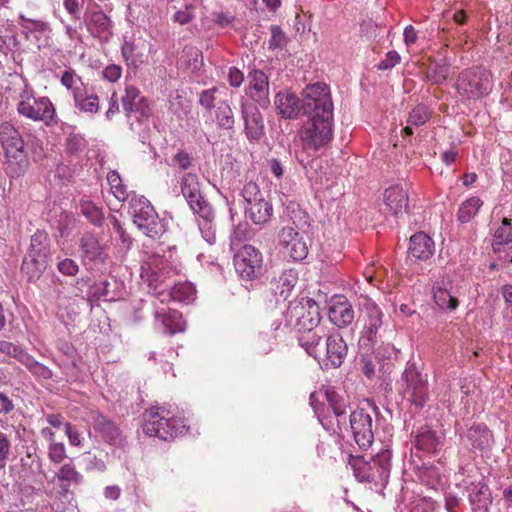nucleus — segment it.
<instances>
[{"instance_id":"49","label":"nucleus","mask_w":512,"mask_h":512,"mask_svg":"<svg viewBox=\"0 0 512 512\" xmlns=\"http://www.w3.org/2000/svg\"><path fill=\"white\" fill-rule=\"evenodd\" d=\"M117 281L103 280L94 286V295L98 298H102L104 301H113L117 297L116 288Z\"/></svg>"},{"instance_id":"11","label":"nucleus","mask_w":512,"mask_h":512,"mask_svg":"<svg viewBox=\"0 0 512 512\" xmlns=\"http://www.w3.org/2000/svg\"><path fill=\"white\" fill-rule=\"evenodd\" d=\"M402 380L406 383L405 395L417 407H423L428 398V381L417 369L414 363L408 364L402 374Z\"/></svg>"},{"instance_id":"51","label":"nucleus","mask_w":512,"mask_h":512,"mask_svg":"<svg viewBox=\"0 0 512 512\" xmlns=\"http://www.w3.org/2000/svg\"><path fill=\"white\" fill-rule=\"evenodd\" d=\"M493 249L498 251L497 246L507 244L512 241V226L507 218L502 220V224L498 227L494 234Z\"/></svg>"},{"instance_id":"30","label":"nucleus","mask_w":512,"mask_h":512,"mask_svg":"<svg viewBox=\"0 0 512 512\" xmlns=\"http://www.w3.org/2000/svg\"><path fill=\"white\" fill-rule=\"evenodd\" d=\"M155 318L162 322L164 332L175 334L183 332L185 329V321L182 314L176 310H166L165 308H158L155 311Z\"/></svg>"},{"instance_id":"15","label":"nucleus","mask_w":512,"mask_h":512,"mask_svg":"<svg viewBox=\"0 0 512 512\" xmlns=\"http://www.w3.org/2000/svg\"><path fill=\"white\" fill-rule=\"evenodd\" d=\"M347 351V344L339 333L326 334L321 362L337 368L343 363Z\"/></svg>"},{"instance_id":"46","label":"nucleus","mask_w":512,"mask_h":512,"mask_svg":"<svg viewBox=\"0 0 512 512\" xmlns=\"http://www.w3.org/2000/svg\"><path fill=\"white\" fill-rule=\"evenodd\" d=\"M303 167L310 182L319 186H328V178L326 173L322 171V165L318 159H312Z\"/></svg>"},{"instance_id":"58","label":"nucleus","mask_w":512,"mask_h":512,"mask_svg":"<svg viewBox=\"0 0 512 512\" xmlns=\"http://www.w3.org/2000/svg\"><path fill=\"white\" fill-rule=\"evenodd\" d=\"M83 460L85 462V469L88 471L103 472L106 469L104 460L91 452L85 453Z\"/></svg>"},{"instance_id":"31","label":"nucleus","mask_w":512,"mask_h":512,"mask_svg":"<svg viewBox=\"0 0 512 512\" xmlns=\"http://www.w3.org/2000/svg\"><path fill=\"white\" fill-rule=\"evenodd\" d=\"M94 428L108 443L116 446L123 444V437L120 429L105 416L98 415L95 418Z\"/></svg>"},{"instance_id":"56","label":"nucleus","mask_w":512,"mask_h":512,"mask_svg":"<svg viewBox=\"0 0 512 512\" xmlns=\"http://www.w3.org/2000/svg\"><path fill=\"white\" fill-rule=\"evenodd\" d=\"M242 196L246 202V205L264 198L259 186L254 182H249L244 186L242 190Z\"/></svg>"},{"instance_id":"23","label":"nucleus","mask_w":512,"mask_h":512,"mask_svg":"<svg viewBox=\"0 0 512 512\" xmlns=\"http://www.w3.org/2000/svg\"><path fill=\"white\" fill-rule=\"evenodd\" d=\"M79 247L83 258L90 261L105 262L107 254L105 252V246L102 245L98 237L91 233L85 232L79 239Z\"/></svg>"},{"instance_id":"53","label":"nucleus","mask_w":512,"mask_h":512,"mask_svg":"<svg viewBox=\"0 0 512 512\" xmlns=\"http://www.w3.org/2000/svg\"><path fill=\"white\" fill-rule=\"evenodd\" d=\"M250 230L248 228L247 223H239L234 227V230L230 236V247L232 250H236V248L243 242L250 238Z\"/></svg>"},{"instance_id":"45","label":"nucleus","mask_w":512,"mask_h":512,"mask_svg":"<svg viewBox=\"0 0 512 512\" xmlns=\"http://www.w3.org/2000/svg\"><path fill=\"white\" fill-rule=\"evenodd\" d=\"M483 202L478 197L465 200L459 207L457 218L461 223L469 222L479 211Z\"/></svg>"},{"instance_id":"27","label":"nucleus","mask_w":512,"mask_h":512,"mask_svg":"<svg viewBox=\"0 0 512 512\" xmlns=\"http://www.w3.org/2000/svg\"><path fill=\"white\" fill-rule=\"evenodd\" d=\"M435 245L432 238L423 232L411 236L408 253L419 260H427L434 253Z\"/></svg>"},{"instance_id":"64","label":"nucleus","mask_w":512,"mask_h":512,"mask_svg":"<svg viewBox=\"0 0 512 512\" xmlns=\"http://www.w3.org/2000/svg\"><path fill=\"white\" fill-rule=\"evenodd\" d=\"M401 60V57L396 51H389L385 58L378 64L379 70H389L395 67Z\"/></svg>"},{"instance_id":"10","label":"nucleus","mask_w":512,"mask_h":512,"mask_svg":"<svg viewBox=\"0 0 512 512\" xmlns=\"http://www.w3.org/2000/svg\"><path fill=\"white\" fill-rule=\"evenodd\" d=\"M122 106L126 112L132 130H136L134 121H137L139 125L146 126L150 116V108L145 97L141 95L136 87H126L125 95L122 97Z\"/></svg>"},{"instance_id":"13","label":"nucleus","mask_w":512,"mask_h":512,"mask_svg":"<svg viewBox=\"0 0 512 512\" xmlns=\"http://www.w3.org/2000/svg\"><path fill=\"white\" fill-rule=\"evenodd\" d=\"M278 244L282 252L294 261H301L308 255V246L303 237L292 227H283L278 233Z\"/></svg>"},{"instance_id":"12","label":"nucleus","mask_w":512,"mask_h":512,"mask_svg":"<svg viewBox=\"0 0 512 512\" xmlns=\"http://www.w3.org/2000/svg\"><path fill=\"white\" fill-rule=\"evenodd\" d=\"M349 423L358 446L364 450L369 448L374 439L371 415L363 408L357 409L350 414Z\"/></svg>"},{"instance_id":"35","label":"nucleus","mask_w":512,"mask_h":512,"mask_svg":"<svg viewBox=\"0 0 512 512\" xmlns=\"http://www.w3.org/2000/svg\"><path fill=\"white\" fill-rule=\"evenodd\" d=\"M73 101L75 108L82 113L93 115L100 108L98 95L89 90L87 86L80 93H76Z\"/></svg>"},{"instance_id":"43","label":"nucleus","mask_w":512,"mask_h":512,"mask_svg":"<svg viewBox=\"0 0 512 512\" xmlns=\"http://www.w3.org/2000/svg\"><path fill=\"white\" fill-rule=\"evenodd\" d=\"M60 83L71 92L73 98L86 87L82 78L72 68H67L61 73Z\"/></svg>"},{"instance_id":"39","label":"nucleus","mask_w":512,"mask_h":512,"mask_svg":"<svg viewBox=\"0 0 512 512\" xmlns=\"http://www.w3.org/2000/svg\"><path fill=\"white\" fill-rule=\"evenodd\" d=\"M215 121L220 129L230 130L234 127V113L227 101H219L215 106Z\"/></svg>"},{"instance_id":"26","label":"nucleus","mask_w":512,"mask_h":512,"mask_svg":"<svg viewBox=\"0 0 512 512\" xmlns=\"http://www.w3.org/2000/svg\"><path fill=\"white\" fill-rule=\"evenodd\" d=\"M386 209L397 215L406 211L408 207V195L401 185H393L387 188L383 194Z\"/></svg>"},{"instance_id":"16","label":"nucleus","mask_w":512,"mask_h":512,"mask_svg":"<svg viewBox=\"0 0 512 512\" xmlns=\"http://www.w3.org/2000/svg\"><path fill=\"white\" fill-rule=\"evenodd\" d=\"M241 115L244 121V131L250 141H257L264 135V120L259 109L245 101L241 102Z\"/></svg>"},{"instance_id":"9","label":"nucleus","mask_w":512,"mask_h":512,"mask_svg":"<svg viewBox=\"0 0 512 512\" xmlns=\"http://www.w3.org/2000/svg\"><path fill=\"white\" fill-rule=\"evenodd\" d=\"M17 112L19 115L24 116L33 121L48 122L52 120L55 110L47 97L35 98L27 91L20 95V100L17 103Z\"/></svg>"},{"instance_id":"59","label":"nucleus","mask_w":512,"mask_h":512,"mask_svg":"<svg viewBox=\"0 0 512 512\" xmlns=\"http://www.w3.org/2000/svg\"><path fill=\"white\" fill-rule=\"evenodd\" d=\"M57 269L65 276H75L79 272V265L71 258H64L58 260Z\"/></svg>"},{"instance_id":"57","label":"nucleus","mask_w":512,"mask_h":512,"mask_svg":"<svg viewBox=\"0 0 512 512\" xmlns=\"http://www.w3.org/2000/svg\"><path fill=\"white\" fill-rule=\"evenodd\" d=\"M211 18L213 23L220 28H227L232 26L235 20V16L232 13L223 10L213 11Z\"/></svg>"},{"instance_id":"41","label":"nucleus","mask_w":512,"mask_h":512,"mask_svg":"<svg viewBox=\"0 0 512 512\" xmlns=\"http://www.w3.org/2000/svg\"><path fill=\"white\" fill-rule=\"evenodd\" d=\"M430 117L428 108L425 105H417L409 114L407 119L408 125L402 130V133L406 136L413 134L412 127H418L425 124Z\"/></svg>"},{"instance_id":"20","label":"nucleus","mask_w":512,"mask_h":512,"mask_svg":"<svg viewBox=\"0 0 512 512\" xmlns=\"http://www.w3.org/2000/svg\"><path fill=\"white\" fill-rule=\"evenodd\" d=\"M181 192L193 212H197L198 208H202L204 206H211L204 199L201 193L199 178L195 174L186 173L182 177Z\"/></svg>"},{"instance_id":"1","label":"nucleus","mask_w":512,"mask_h":512,"mask_svg":"<svg viewBox=\"0 0 512 512\" xmlns=\"http://www.w3.org/2000/svg\"><path fill=\"white\" fill-rule=\"evenodd\" d=\"M302 108L308 118L299 131L302 145L305 149L319 150L333 136V102L328 85L317 82L306 86Z\"/></svg>"},{"instance_id":"28","label":"nucleus","mask_w":512,"mask_h":512,"mask_svg":"<svg viewBox=\"0 0 512 512\" xmlns=\"http://www.w3.org/2000/svg\"><path fill=\"white\" fill-rule=\"evenodd\" d=\"M88 30L101 41H108L112 36V22L102 11L93 12L87 22Z\"/></svg>"},{"instance_id":"36","label":"nucleus","mask_w":512,"mask_h":512,"mask_svg":"<svg viewBox=\"0 0 512 512\" xmlns=\"http://www.w3.org/2000/svg\"><path fill=\"white\" fill-rule=\"evenodd\" d=\"M26 254L48 260L50 255V239L48 234L44 231H36L31 236Z\"/></svg>"},{"instance_id":"42","label":"nucleus","mask_w":512,"mask_h":512,"mask_svg":"<svg viewBox=\"0 0 512 512\" xmlns=\"http://www.w3.org/2000/svg\"><path fill=\"white\" fill-rule=\"evenodd\" d=\"M324 395L325 399L329 403V406L333 410L334 415L337 418L338 426H340L341 424H345L346 421L344 415L346 413L347 408L345 400L335 391L330 389L325 390Z\"/></svg>"},{"instance_id":"44","label":"nucleus","mask_w":512,"mask_h":512,"mask_svg":"<svg viewBox=\"0 0 512 512\" xmlns=\"http://www.w3.org/2000/svg\"><path fill=\"white\" fill-rule=\"evenodd\" d=\"M81 214L93 225L100 226L104 220L102 208L88 199H82L79 204Z\"/></svg>"},{"instance_id":"24","label":"nucleus","mask_w":512,"mask_h":512,"mask_svg":"<svg viewBox=\"0 0 512 512\" xmlns=\"http://www.w3.org/2000/svg\"><path fill=\"white\" fill-rule=\"evenodd\" d=\"M465 437L473 449L483 453L489 452L494 444L492 432L483 424L471 426Z\"/></svg>"},{"instance_id":"37","label":"nucleus","mask_w":512,"mask_h":512,"mask_svg":"<svg viewBox=\"0 0 512 512\" xmlns=\"http://www.w3.org/2000/svg\"><path fill=\"white\" fill-rule=\"evenodd\" d=\"M55 478L59 482L62 493H67L71 485H78L82 482V475L70 463L61 466Z\"/></svg>"},{"instance_id":"2","label":"nucleus","mask_w":512,"mask_h":512,"mask_svg":"<svg viewBox=\"0 0 512 512\" xmlns=\"http://www.w3.org/2000/svg\"><path fill=\"white\" fill-rule=\"evenodd\" d=\"M361 324L359 348L366 354L372 352L376 358H390L395 348L392 344L381 341V331L384 325V314L381 308L371 299H366L360 308L358 319Z\"/></svg>"},{"instance_id":"8","label":"nucleus","mask_w":512,"mask_h":512,"mask_svg":"<svg viewBox=\"0 0 512 512\" xmlns=\"http://www.w3.org/2000/svg\"><path fill=\"white\" fill-rule=\"evenodd\" d=\"M234 267L237 274L245 281H252L263 273L262 253L254 246L245 244L234 254Z\"/></svg>"},{"instance_id":"33","label":"nucleus","mask_w":512,"mask_h":512,"mask_svg":"<svg viewBox=\"0 0 512 512\" xmlns=\"http://www.w3.org/2000/svg\"><path fill=\"white\" fill-rule=\"evenodd\" d=\"M297 281V273L294 270H286L277 279L271 282V290L276 296L286 300Z\"/></svg>"},{"instance_id":"25","label":"nucleus","mask_w":512,"mask_h":512,"mask_svg":"<svg viewBox=\"0 0 512 512\" xmlns=\"http://www.w3.org/2000/svg\"><path fill=\"white\" fill-rule=\"evenodd\" d=\"M433 297L436 305L442 310H455L458 305V298L452 291L451 281L442 280L433 286Z\"/></svg>"},{"instance_id":"63","label":"nucleus","mask_w":512,"mask_h":512,"mask_svg":"<svg viewBox=\"0 0 512 512\" xmlns=\"http://www.w3.org/2000/svg\"><path fill=\"white\" fill-rule=\"evenodd\" d=\"M85 0H63L65 10L71 15L72 19L79 20L81 8Z\"/></svg>"},{"instance_id":"17","label":"nucleus","mask_w":512,"mask_h":512,"mask_svg":"<svg viewBox=\"0 0 512 512\" xmlns=\"http://www.w3.org/2000/svg\"><path fill=\"white\" fill-rule=\"evenodd\" d=\"M326 334L325 329L321 326L302 330L298 332V343L308 355L321 362L324 348L323 339L326 337Z\"/></svg>"},{"instance_id":"52","label":"nucleus","mask_w":512,"mask_h":512,"mask_svg":"<svg viewBox=\"0 0 512 512\" xmlns=\"http://www.w3.org/2000/svg\"><path fill=\"white\" fill-rule=\"evenodd\" d=\"M0 353L9 358H14L21 364L29 354L21 346L15 345L12 342L0 340Z\"/></svg>"},{"instance_id":"4","label":"nucleus","mask_w":512,"mask_h":512,"mask_svg":"<svg viewBox=\"0 0 512 512\" xmlns=\"http://www.w3.org/2000/svg\"><path fill=\"white\" fill-rule=\"evenodd\" d=\"M143 431L161 440H170L183 433L185 425L180 417L166 406L152 407L143 414Z\"/></svg>"},{"instance_id":"22","label":"nucleus","mask_w":512,"mask_h":512,"mask_svg":"<svg viewBox=\"0 0 512 512\" xmlns=\"http://www.w3.org/2000/svg\"><path fill=\"white\" fill-rule=\"evenodd\" d=\"M169 273L170 270L166 260L159 255L150 256L141 265V277L150 284L163 282L165 276Z\"/></svg>"},{"instance_id":"7","label":"nucleus","mask_w":512,"mask_h":512,"mask_svg":"<svg viewBox=\"0 0 512 512\" xmlns=\"http://www.w3.org/2000/svg\"><path fill=\"white\" fill-rule=\"evenodd\" d=\"M129 213L134 224L148 237L156 238L163 233V225L157 213L144 196H131Z\"/></svg>"},{"instance_id":"6","label":"nucleus","mask_w":512,"mask_h":512,"mask_svg":"<svg viewBox=\"0 0 512 512\" xmlns=\"http://www.w3.org/2000/svg\"><path fill=\"white\" fill-rule=\"evenodd\" d=\"M492 87L491 74L481 67H472L462 71L456 83L457 93L466 100L482 98L492 91Z\"/></svg>"},{"instance_id":"62","label":"nucleus","mask_w":512,"mask_h":512,"mask_svg":"<svg viewBox=\"0 0 512 512\" xmlns=\"http://www.w3.org/2000/svg\"><path fill=\"white\" fill-rule=\"evenodd\" d=\"M195 16V7L192 4L185 5L183 10H179L174 15L175 22L184 25L189 23Z\"/></svg>"},{"instance_id":"48","label":"nucleus","mask_w":512,"mask_h":512,"mask_svg":"<svg viewBox=\"0 0 512 512\" xmlns=\"http://www.w3.org/2000/svg\"><path fill=\"white\" fill-rule=\"evenodd\" d=\"M107 181L110 185L112 194L117 200L125 201L130 197L129 192L117 171H110L107 175Z\"/></svg>"},{"instance_id":"21","label":"nucleus","mask_w":512,"mask_h":512,"mask_svg":"<svg viewBox=\"0 0 512 512\" xmlns=\"http://www.w3.org/2000/svg\"><path fill=\"white\" fill-rule=\"evenodd\" d=\"M303 98L300 100L289 91L278 92L275 96V106L279 115L285 119H296L303 113Z\"/></svg>"},{"instance_id":"38","label":"nucleus","mask_w":512,"mask_h":512,"mask_svg":"<svg viewBox=\"0 0 512 512\" xmlns=\"http://www.w3.org/2000/svg\"><path fill=\"white\" fill-rule=\"evenodd\" d=\"M47 265L48 260L26 254L22 262L21 271L27 276L29 281H35L46 270Z\"/></svg>"},{"instance_id":"61","label":"nucleus","mask_w":512,"mask_h":512,"mask_svg":"<svg viewBox=\"0 0 512 512\" xmlns=\"http://www.w3.org/2000/svg\"><path fill=\"white\" fill-rule=\"evenodd\" d=\"M470 502L475 509L482 510V512H486L488 504L490 502L489 495L483 492L482 490H479L477 493L470 495Z\"/></svg>"},{"instance_id":"3","label":"nucleus","mask_w":512,"mask_h":512,"mask_svg":"<svg viewBox=\"0 0 512 512\" xmlns=\"http://www.w3.org/2000/svg\"><path fill=\"white\" fill-rule=\"evenodd\" d=\"M0 143L6 157V173L10 177L23 175L29 167V160L24 150V140L10 122L0 124Z\"/></svg>"},{"instance_id":"47","label":"nucleus","mask_w":512,"mask_h":512,"mask_svg":"<svg viewBox=\"0 0 512 512\" xmlns=\"http://www.w3.org/2000/svg\"><path fill=\"white\" fill-rule=\"evenodd\" d=\"M28 371L39 380H48L53 376L52 371L44 364L38 362L32 355L28 354L22 363Z\"/></svg>"},{"instance_id":"50","label":"nucleus","mask_w":512,"mask_h":512,"mask_svg":"<svg viewBox=\"0 0 512 512\" xmlns=\"http://www.w3.org/2000/svg\"><path fill=\"white\" fill-rule=\"evenodd\" d=\"M449 75V66L444 62L431 64L426 72L427 78L435 84H442Z\"/></svg>"},{"instance_id":"55","label":"nucleus","mask_w":512,"mask_h":512,"mask_svg":"<svg viewBox=\"0 0 512 512\" xmlns=\"http://www.w3.org/2000/svg\"><path fill=\"white\" fill-rule=\"evenodd\" d=\"M48 458L54 464L61 463L66 457V448L62 442H53L48 445Z\"/></svg>"},{"instance_id":"29","label":"nucleus","mask_w":512,"mask_h":512,"mask_svg":"<svg viewBox=\"0 0 512 512\" xmlns=\"http://www.w3.org/2000/svg\"><path fill=\"white\" fill-rule=\"evenodd\" d=\"M441 443V437L428 426L421 427L415 435V448L425 453H436Z\"/></svg>"},{"instance_id":"60","label":"nucleus","mask_w":512,"mask_h":512,"mask_svg":"<svg viewBox=\"0 0 512 512\" xmlns=\"http://www.w3.org/2000/svg\"><path fill=\"white\" fill-rule=\"evenodd\" d=\"M287 43L285 33L278 26L271 27L270 49H282Z\"/></svg>"},{"instance_id":"18","label":"nucleus","mask_w":512,"mask_h":512,"mask_svg":"<svg viewBox=\"0 0 512 512\" xmlns=\"http://www.w3.org/2000/svg\"><path fill=\"white\" fill-rule=\"evenodd\" d=\"M247 95L261 107H267L269 100V78L261 70H253L248 75Z\"/></svg>"},{"instance_id":"32","label":"nucleus","mask_w":512,"mask_h":512,"mask_svg":"<svg viewBox=\"0 0 512 512\" xmlns=\"http://www.w3.org/2000/svg\"><path fill=\"white\" fill-rule=\"evenodd\" d=\"M200 218L199 229L202 237L210 245L216 242V229L214 225L215 213L212 206H204L198 208L197 212H194Z\"/></svg>"},{"instance_id":"54","label":"nucleus","mask_w":512,"mask_h":512,"mask_svg":"<svg viewBox=\"0 0 512 512\" xmlns=\"http://www.w3.org/2000/svg\"><path fill=\"white\" fill-rule=\"evenodd\" d=\"M12 452V442L8 434L0 431V470L5 469Z\"/></svg>"},{"instance_id":"5","label":"nucleus","mask_w":512,"mask_h":512,"mask_svg":"<svg viewBox=\"0 0 512 512\" xmlns=\"http://www.w3.org/2000/svg\"><path fill=\"white\" fill-rule=\"evenodd\" d=\"M283 318L285 327L295 328L297 332L316 328L320 326V308L313 299L302 297L289 302Z\"/></svg>"},{"instance_id":"19","label":"nucleus","mask_w":512,"mask_h":512,"mask_svg":"<svg viewBox=\"0 0 512 512\" xmlns=\"http://www.w3.org/2000/svg\"><path fill=\"white\" fill-rule=\"evenodd\" d=\"M329 320L337 327L344 328L354 320V310L346 297L334 296L328 309Z\"/></svg>"},{"instance_id":"14","label":"nucleus","mask_w":512,"mask_h":512,"mask_svg":"<svg viewBox=\"0 0 512 512\" xmlns=\"http://www.w3.org/2000/svg\"><path fill=\"white\" fill-rule=\"evenodd\" d=\"M390 460H391V452L388 449H384L377 453L373 458L371 463H363L364 467H368L371 470V473H361L357 472L356 477L359 478L360 481L364 482H372V481H381L385 482L389 478L390 474Z\"/></svg>"},{"instance_id":"34","label":"nucleus","mask_w":512,"mask_h":512,"mask_svg":"<svg viewBox=\"0 0 512 512\" xmlns=\"http://www.w3.org/2000/svg\"><path fill=\"white\" fill-rule=\"evenodd\" d=\"M272 205L264 198L245 206V213L257 225L267 223L272 216Z\"/></svg>"},{"instance_id":"40","label":"nucleus","mask_w":512,"mask_h":512,"mask_svg":"<svg viewBox=\"0 0 512 512\" xmlns=\"http://www.w3.org/2000/svg\"><path fill=\"white\" fill-rule=\"evenodd\" d=\"M170 297L177 302L191 303L196 298V289L190 282H178L170 290Z\"/></svg>"}]
</instances>
